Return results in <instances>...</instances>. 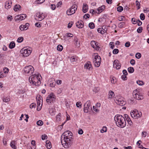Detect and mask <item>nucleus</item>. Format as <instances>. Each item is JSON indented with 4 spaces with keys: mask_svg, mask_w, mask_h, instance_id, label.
<instances>
[{
    "mask_svg": "<svg viewBox=\"0 0 149 149\" xmlns=\"http://www.w3.org/2000/svg\"><path fill=\"white\" fill-rule=\"evenodd\" d=\"M23 38L22 37H19L17 40V42H22L23 41Z\"/></svg>",
    "mask_w": 149,
    "mask_h": 149,
    "instance_id": "obj_39",
    "label": "nucleus"
},
{
    "mask_svg": "<svg viewBox=\"0 0 149 149\" xmlns=\"http://www.w3.org/2000/svg\"><path fill=\"white\" fill-rule=\"evenodd\" d=\"M72 133L70 131H66L63 133L61 136V139L72 141Z\"/></svg>",
    "mask_w": 149,
    "mask_h": 149,
    "instance_id": "obj_4",
    "label": "nucleus"
},
{
    "mask_svg": "<svg viewBox=\"0 0 149 149\" xmlns=\"http://www.w3.org/2000/svg\"><path fill=\"white\" fill-rule=\"evenodd\" d=\"M6 75L4 74L1 71H0V78H3L6 77Z\"/></svg>",
    "mask_w": 149,
    "mask_h": 149,
    "instance_id": "obj_47",
    "label": "nucleus"
},
{
    "mask_svg": "<svg viewBox=\"0 0 149 149\" xmlns=\"http://www.w3.org/2000/svg\"><path fill=\"white\" fill-rule=\"evenodd\" d=\"M130 42L129 41L127 42L125 44V46L126 47H130Z\"/></svg>",
    "mask_w": 149,
    "mask_h": 149,
    "instance_id": "obj_63",
    "label": "nucleus"
},
{
    "mask_svg": "<svg viewBox=\"0 0 149 149\" xmlns=\"http://www.w3.org/2000/svg\"><path fill=\"white\" fill-rule=\"evenodd\" d=\"M119 52V50L118 49H114L113 51V53L114 54H118Z\"/></svg>",
    "mask_w": 149,
    "mask_h": 149,
    "instance_id": "obj_49",
    "label": "nucleus"
},
{
    "mask_svg": "<svg viewBox=\"0 0 149 149\" xmlns=\"http://www.w3.org/2000/svg\"><path fill=\"white\" fill-rule=\"evenodd\" d=\"M124 116L129 124L130 125H132V122L128 115L127 114H125L124 115Z\"/></svg>",
    "mask_w": 149,
    "mask_h": 149,
    "instance_id": "obj_17",
    "label": "nucleus"
},
{
    "mask_svg": "<svg viewBox=\"0 0 149 149\" xmlns=\"http://www.w3.org/2000/svg\"><path fill=\"white\" fill-rule=\"evenodd\" d=\"M45 17L44 14L39 13L36 14L35 19L38 21H41Z\"/></svg>",
    "mask_w": 149,
    "mask_h": 149,
    "instance_id": "obj_14",
    "label": "nucleus"
},
{
    "mask_svg": "<svg viewBox=\"0 0 149 149\" xmlns=\"http://www.w3.org/2000/svg\"><path fill=\"white\" fill-rule=\"evenodd\" d=\"M70 60L72 62L76 61V58L74 56H72L70 58Z\"/></svg>",
    "mask_w": 149,
    "mask_h": 149,
    "instance_id": "obj_61",
    "label": "nucleus"
},
{
    "mask_svg": "<svg viewBox=\"0 0 149 149\" xmlns=\"http://www.w3.org/2000/svg\"><path fill=\"white\" fill-rule=\"evenodd\" d=\"M56 7V6L55 5L51 4V8L53 10H54L55 9Z\"/></svg>",
    "mask_w": 149,
    "mask_h": 149,
    "instance_id": "obj_64",
    "label": "nucleus"
},
{
    "mask_svg": "<svg viewBox=\"0 0 149 149\" xmlns=\"http://www.w3.org/2000/svg\"><path fill=\"white\" fill-rule=\"evenodd\" d=\"M24 70L25 73L31 74L34 71V69L33 66L29 65L25 67Z\"/></svg>",
    "mask_w": 149,
    "mask_h": 149,
    "instance_id": "obj_12",
    "label": "nucleus"
},
{
    "mask_svg": "<svg viewBox=\"0 0 149 149\" xmlns=\"http://www.w3.org/2000/svg\"><path fill=\"white\" fill-rule=\"evenodd\" d=\"M76 26L79 28H81L84 26L83 22L81 21H78L76 23Z\"/></svg>",
    "mask_w": 149,
    "mask_h": 149,
    "instance_id": "obj_21",
    "label": "nucleus"
},
{
    "mask_svg": "<svg viewBox=\"0 0 149 149\" xmlns=\"http://www.w3.org/2000/svg\"><path fill=\"white\" fill-rule=\"evenodd\" d=\"M130 63L132 65H134L135 64V61L133 59H131L130 61Z\"/></svg>",
    "mask_w": 149,
    "mask_h": 149,
    "instance_id": "obj_56",
    "label": "nucleus"
},
{
    "mask_svg": "<svg viewBox=\"0 0 149 149\" xmlns=\"http://www.w3.org/2000/svg\"><path fill=\"white\" fill-rule=\"evenodd\" d=\"M74 40L75 42L74 44L77 47H79V46L80 43L78 41V39L76 37H75L74 38Z\"/></svg>",
    "mask_w": 149,
    "mask_h": 149,
    "instance_id": "obj_26",
    "label": "nucleus"
},
{
    "mask_svg": "<svg viewBox=\"0 0 149 149\" xmlns=\"http://www.w3.org/2000/svg\"><path fill=\"white\" fill-rule=\"evenodd\" d=\"M114 120L116 125L119 127L123 128L126 125V122L125 118L121 115L117 114L114 118Z\"/></svg>",
    "mask_w": 149,
    "mask_h": 149,
    "instance_id": "obj_1",
    "label": "nucleus"
},
{
    "mask_svg": "<svg viewBox=\"0 0 149 149\" xmlns=\"http://www.w3.org/2000/svg\"><path fill=\"white\" fill-rule=\"evenodd\" d=\"M106 31L104 29V30H103L102 28H99L97 29L98 32L102 34H104V33L105 31Z\"/></svg>",
    "mask_w": 149,
    "mask_h": 149,
    "instance_id": "obj_28",
    "label": "nucleus"
},
{
    "mask_svg": "<svg viewBox=\"0 0 149 149\" xmlns=\"http://www.w3.org/2000/svg\"><path fill=\"white\" fill-rule=\"evenodd\" d=\"M55 85V83L54 82H51L49 84V85L51 87H54Z\"/></svg>",
    "mask_w": 149,
    "mask_h": 149,
    "instance_id": "obj_53",
    "label": "nucleus"
},
{
    "mask_svg": "<svg viewBox=\"0 0 149 149\" xmlns=\"http://www.w3.org/2000/svg\"><path fill=\"white\" fill-rule=\"evenodd\" d=\"M88 9V6L87 5L84 3L83 4V11L84 13H86Z\"/></svg>",
    "mask_w": 149,
    "mask_h": 149,
    "instance_id": "obj_22",
    "label": "nucleus"
},
{
    "mask_svg": "<svg viewBox=\"0 0 149 149\" xmlns=\"http://www.w3.org/2000/svg\"><path fill=\"white\" fill-rule=\"evenodd\" d=\"M15 46V43L13 42H11L9 45V47L10 49H13Z\"/></svg>",
    "mask_w": 149,
    "mask_h": 149,
    "instance_id": "obj_29",
    "label": "nucleus"
},
{
    "mask_svg": "<svg viewBox=\"0 0 149 149\" xmlns=\"http://www.w3.org/2000/svg\"><path fill=\"white\" fill-rule=\"evenodd\" d=\"M77 9V6L76 4L73 5L67 11L66 13L68 15H70L74 14Z\"/></svg>",
    "mask_w": 149,
    "mask_h": 149,
    "instance_id": "obj_7",
    "label": "nucleus"
},
{
    "mask_svg": "<svg viewBox=\"0 0 149 149\" xmlns=\"http://www.w3.org/2000/svg\"><path fill=\"white\" fill-rule=\"evenodd\" d=\"M135 57L139 59L141 57V54L140 53H137L136 54Z\"/></svg>",
    "mask_w": 149,
    "mask_h": 149,
    "instance_id": "obj_45",
    "label": "nucleus"
},
{
    "mask_svg": "<svg viewBox=\"0 0 149 149\" xmlns=\"http://www.w3.org/2000/svg\"><path fill=\"white\" fill-rule=\"evenodd\" d=\"M15 145L16 143L15 141H13L11 142L10 146L12 148L14 149H16L17 147Z\"/></svg>",
    "mask_w": 149,
    "mask_h": 149,
    "instance_id": "obj_27",
    "label": "nucleus"
},
{
    "mask_svg": "<svg viewBox=\"0 0 149 149\" xmlns=\"http://www.w3.org/2000/svg\"><path fill=\"white\" fill-rule=\"evenodd\" d=\"M142 27L140 26L137 29V31L138 33H140L142 32Z\"/></svg>",
    "mask_w": 149,
    "mask_h": 149,
    "instance_id": "obj_42",
    "label": "nucleus"
},
{
    "mask_svg": "<svg viewBox=\"0 0 149 149\" xmlns=\"http://www.w3.org/2000/svg\"><path fill=\"white\" fill-rule=\"evenodd\" d=\"M12 1H11L8 0L6 1L5 4V7L6 9H9L11 7Z\"/></svg>",
    "mask_w": 149,
    "mask_h": 149,
    "instance_id": "obj_20",
    "label": "nucleus"
},
{
    "mask_svg": "<svg viewBox=\"0 0 149 149\" xmlns=\"http://www.w3.org/2000/svg\"><path fill=\"white\" fill-rule=\"evenodd\" d=\"M20 52L24 57L29 56L31 52V50L29 48L24 47L20 51Z\"/></svg>",
    "mask_w": 149,
    "mask_h": 149,
    "instance_id": "obj_6",
    "label": "nucleus"
},
{
    "mask_svg": "<svg viewBox=\"0 0 149 149\" xmlns=\"http://www.w3.org/2000/svg\"><path fill=\"white\" fill-rule=\"evenodd\" d=\"M107 131V128L106 127H104L101 130L100 132L101 133H103L104 132H106Z\"/></svg>",
    "mask_w": 149,
    "mask_h": 149,
    "instance_id": "obj_40",
    "label": "nucleus"
},
{
    "mask_svg": "<svg viewBox=\"0 0 149 149\" xmlns=\"http://www.w3.org/2000/svg\"><path fill=\"white\" fill-rule=\"evenodd\" d=\"M89 27L91 29H93L95 27V25L93 23H90L89 24Z\"/></svg>",
    "mask_w": 149,
    "mask_h": 149,
    "instance_id": "obj_38",
    "label": "nucleus"
},
{
    "mask_svg": "<svg viewBox=\"0 0 149 149\" xmlns=\"http://www.w3.org/2000/svg\"><path fill=\"white\" fill-rule=\"evenodd\" d=\"M97 44V42L94 41H92L91 42V46L93 48H95V46Z\"/></svg>",
    "mask_w": 149,
    "mask_h": 149,
    "instance_id": "obj_30",
    "label": "nucleus"
},
{
    "mask_svg": "<svg viewBox=\"0 0 149 149\" xmlns=\"http://www.w3.org/2000/svg\"><path fill=\"white\" fill-rule=\"evenodd\" d=\"M128 71L129 72L132 73L134 71V69L133 67H130L128 68Z\"/></svg>",
    "mask_w": 149,
    "mask_h": 149,
    "instance_id": "obj_33",
    "label": "nucleus"
},
{
    "mask_svg": "<svg viewBox=\"0 0 149 149\" xmlns=\"http://www.w3.org/2000/svg\"><path fill=\"white\" fill-rule=\"evenodd\" d=\"M3 101L5 102H7L10 101V99L6 97L3 99Z\"/></svg>",
    "mask_w": 149,
    "mask_h": 149,
    "instance_id": "obj_55",
    "label": "nucleus"
},
{
    "mask_svg": "<svg viewBox=\"0 0 149 149\" xmlns=\"http://www.w3.org/2000/svg\"><path fill=\"white\" fill-rule=\"evenodd\" d=\"M94 58L93 59V62L95 67H98L100 65L101 62L100 57L97 54H94L93 56Z\"/></svg>",
    "mask_w": 149,
    "mask_h": 149,
    "instance_id": "obj_5",
    "label": "nucleus"
},
{
    "mask_svg": "<svg viewBox=\"0 0 149 149\" xmlns=\"http://www.w3.org/2000/svg\"><path fill=\"white\" fill-rule=\"evenodd\" d=\"M43 123V122L41 120H39L37 122V125L40 126L42 125Z\"/></svg>",
    "mask_w": 149,
    "mask_h": 149,
    "instance_id": "obj_37",
    "label": "nucleus"
},
{
    "mask_svg": "<svg viewBox=\"0 0 149 149\" xmlns=\"http://www.w3.org/2000/svg\"><path fill=\"white\" fill-rule=\"evenodd\" d=\"M130 114L132 118L136 119L140 117L142 115L141 112H139L137 110H135L131 111Z\"/></svg>",
    "mask_w": 149,
    "mask_h": 149,
    "instance_id": "obj_9",
    "label": "nucleus"
},
{
    "mask_svg": "<svg viewBox=\"0 0 149 149\" xmlns=\"http://www.w3.org/2000/svg\"><path fill=\"white\" fill-rule=\"evenodd\" d=\"M72 141H69L67 140H61V143L63 146L66 148H68L71 145V143Z\"/></svg>",
    "mask_w": 149,
    "mask_h": 149,
    "instance_id": "obj_11",
    "label": "nucleus"
},
{
    "mask_svg": "<svg viewBox=\"0 0 149 149\" xmlns=\"http://www.w3.org/2000/svg\"><path fill=\"white\" fill-rule=\"evenodd\" d=\"M29 25V24L28 23H26L25 24V25H24V29L25 30H26L27 29Z\"/></svg>",
    "mask_w": 149,
    "mask_h": 149,
    "instance_id": "obj_51",
    "label": "nucleus"
},
{
    "mask_svg": "<svg viewBox=\"0 0 149 149\" xmlns=\"http://www.w3.org/2000/svg\"><path fill=\"white\" fill-rule=\"evenodd\" d=\"M78 133L79 134H82L83 133V131L82 129H79L78 130Z\"/></svg>",
    "mask_w": 149,
    "mask_h": 149,
    "instance_id": "obj_62",
    "label": "nucleus"
},
{
    "mask_svg": "<svg viewBox=\"0 0 149 149\" xmlns=\"http://www.w3.org/2000/svg\"><path fill=\"white\" fill-rule=\"evenodd\" d=\"M123 10V8L122 7L120 6L117 8V10L118 11L121 12Z\"/></svg>",
    "mask_w": 149,
    "mask_h": 149,
    "instance_id": "obj_44",
    "label": "nucleus"
},
{
    "mask_svg": "<svg viewBox=\"0 0 149 149\" xmlns=\"http://www.w3.org/2000/svg\"><path fill=\"white\" fill-rule=\"evenodd\" d=\"M36 105L35 103H33L31 104L30 106V108L31 109H32L33 108H35L36 107Z\"/></svg>",
    "mask_w": 149,
    "mask_h": 149,
    "instance_id": "obj_43",
    "label": "nucleus"
},
{
    "mask_svg": "<svg viewBox=\"0 0 149 149\" xmlns=\"http://www.w3.org/2000/svg\"><path fill=\"white\" fill-rule=\"evenodd\" d=\"M136 83L139 85H142L144 84V83L141 81H137Z\"/></svg>",
    "mask_w": 149,
    "mask_h": 149,
    "instance_id": "obj_50",
    "label": "nucleus"
},
{
    "mask_svg": "<svg viewBox=\"0 0 149 149\" xmlns=\"http://www.w3.org/2000/svg\"><path fill=\"white\" fill-rule=\"evenodd\" d=\"M36 99L37 100H42V97L40 95H38L36 97Z\"/></svg>",
    "mask_w": 149,
    "mask_h": 149,
    "instance_id": "obj_54",
    "label": "nucleus"
},
{
    "mask_svg": "<svg viewBox=\"0 0 149 149\" xmlns=\"http://www.w3.org/2000/svg\"><path fill=\"white\" fill-rule=\"evenodd\" d=\"M66 36L68 37H72L73 36V35L72 34L70 33H67Z\"/></svg>",
    "mask_w": 149,
    "mask_h": 149,
    "instance_id": "obj_60",
    "label": "nucleus"
},
{
    "mask_svg": "<svg viewBox=\"0 0 149 149\" xmlns=\"http://www.w3.org/2000/svg\"><path fill=\"white\" fill-rule=\"evenodd\" d=\"M49 113L51 115H54V112L53 109H52V108L49 109Z\"/></svg>",
    "mask_w": 149,
    "mask_h": 149,
    "instance_id": "obj_46",
    "label": "nucleus"
},
{
    "mask_svg": "<svg viewBox=\"0 0 149 149\" xmlns=\"http://www.w3.org/2000/svg\"><path fill=\"white\" fill-rule=\"evenodd\" d=\"M90 15L88 14H85L83 16L84 18H85V19H87V18H89Z\"/></svg>",
    "mask_w": 149,
    "mask_h": 149,
    "instance_id": "obj_57",
    "label": "nucleus"
},
{
    "mask_svg": "<svg viewBox=\"0 0 149 149\" xmlns=\"http://www.w3.org/2000/svg\"><path fill=\"white\" fill-rule=\"evenodd\" d=\"M47 138V136L45 134L42 135V140H44L45 139H46Z\"/></svg>",
    "mask_w": 149,
    "mask_h": 149,
    "instance_id": "obj_59",
    "label": "nucleus"
},
{
    "mask_svg": "<svg viewBox=\"0 0 149 149\" xmlns=\"http://www.w3.org/2000/svg\"><path fill=\"white\" fill-rule=\"evenodd\" d=\"M92 65L91 63L89 62H88L86 63L84 65V68H85L89 70H90L92 68Z\"/></svg>",
    "mask_w": 149,
    "mask_h": 149,
    "instance_id": "obj_19",
    "label": "nucleus"
},
{
    "mask_svg": "<svg viewBox=\"0 0 149 149\" xmlns=\"http://www.w3.org/2000/svg\"><path fill=\"white\" fill-rule=\"evenodd\" d=\"M140 18L142 20H144L145 18V16L144 15L143 13H141L140 15Z\"/></svg>",
    "mask_w": 149,
    "mask_h": 149,
    "instance_id": "obj_41",
    "label": "nucleus"
},
{
    "mask_svg": "<svg viewBox=\"0 0 149 149\" xmlns=\"http://www.w3.org/2000/svg\"><path fill=\"white\" fill-rule=\"evenodd\" d=\"M55 95L53 93H51L47 97L46 101L47 103H50L55 99Z\"/></svg>",
    "mask_w": 149,
    "mask_h": 149,
    "instance_id": "obj_13",
    "label": "nucleus"
},
{
    "mask_svg": "<svg viewBox=\"0 0 149 149\" xmlns=\"http://www.w3.org/2000/svg\"><path fill=\"white\" fill-rule=\"evenodd\" d=\"M114 96V93L111 91H110L109 92L108 98L109 99H111Z\"/></svg>",
    "mask_w": 149,
    "mask_h": 149,
    "instance_id": "obj_24",
    "label": "nucleus"
},
{
    "mask_svg": "<svg viewBox=\"0 0 149 149\" xmlns=\"http://www.w3.org/2000/svg\"><path fill=\"white\" fill-rule=\"evenodd\" d=\"M4 55L1 54H0V63H2L3 61Z\"/></svg>",
    "mask_w": 149,
    "mask_h": 149,
    "instance_id": "obj_34",
    "label": "nucleus"
},
{
    "mask_svg": "<svg viewBox=\"0 0 149 149\" xmlns=\"http://www.w3.org/2000/svg\"><path fill=\"white\" fill-rule=\"evenodd\" d=\"M136 24H137L139 26L141 25L142 24V22L140 20L138 19L137 20Z\"/></svg>",
    "mask_w": 149,
    "mask_h": 149,
    "instance_id": "obj_58",
    "label": "nucleus"
},
{
    "mask_svg": "<svg viewBox=\"0 0 149 149\" xmlns=\"http://www.w3.org/2000/svg\"><path fill=\"white\" fill-rule=\"evenodd\" d=\"M100 90V88L98 87H95L93 89V91L95 93H97Z\"/></svg>",
    "mask_w": 149,
    "mask_h": 149,
    "instance_id": "obj_36",
    "label": "nucleus"
},
{
    "mask_svg": "<svg viewBox=\"0 0 149 149\" xmlns=\"http://www.w3.org/2000/svg\"><path fill=\"white\" fill-rule=\"evenodd\" d=\"M136 6H137V10L141 8V7H140L141 4H140V3H139V2L138 1L136 0Z\"/></svg>",
    "mask_w": 149,
    "mask_h": 149,
    "instance_id": "obj_32",
    "label": "nucleus"
},
{
    "mask_svg": "<svg viewBox=\"0 0 149 149\" xmlns=\"http://www.w3.org/2000/svg\"><path fill=\"white\" fill-rule=\"evenodd\" d=\"M42 79L40 74H38L32 75L29 78V81L30 83L36 86L40 85L41 84L40 79Z\"/></svg>",
    "mask_w": 149,
    "mask_h": 149,
    "instance_id": "obj_2",
    "label": "nucleus"
},
{
    "mask_svg": "<svg viewBox=\"0 0 149 149\" xmlns=\"http://www.w3.org/2000/svg\"><path fill=\"white\" fill-rule=\"evenodd\" d=\"M21 7L19 4H16L15 6L13 9L15 11H17L21 10Z\"/></svg>",
    "mask_w": 149,
    "mask_h": 149,
    "instance_id": "obj_23",
    "label": "nucleus"
},
{
    "mask_svg": "<svg viewBox=\"0 0 149 149\" xmlns=\"http://www.w3.org/2000/svg\"><path fill=\"white\" fill-rule=\"evenodd\" d=\"M113 65V67H115L117 70L119 69L121 67V64L118 60H116L114 61Z\"/></svg>",
    "mask_w": 149,
    "mask_h": 149,
    "instance_id": "obj_16",
    "label": "nucleus"
},
{
    "mask_svg": "<svg viewBox=\"0 0 149 149\" xmlns=\"http://www.w3.org/2000/svg\"><path fill=\"white\" fill-rule=\"evenodd\" d=\"M137 20L135 18H132V21L133 24H136L137 23Z\"/></svg>",
    "mask_w": 149,
    "mask_h": 149,
    "instance_id": "obj_48",
    "label": "nucleus"
},
{
    "mask_svg": "<svg viewBox=\"0 0 149 149\" xmlns=\"http://www.w3.org/2000/svg\"><path fill=\"white\" fill-rule=\"evenodd\" d=\"M63 47L61 45H59L57 47V50L60 51H61L63 50Z\"/></svg>",
    "mask_w": 149,
    "mask_h": 149,
    "instance_id": "obj_35",
    "label": "nucleus"
},
{
    "mask_svg": "<svg viewBox=\"0 0 149 149\" xmlns=\"http://www.w3.org/2000/svg\"><path fill=\"white\" fill-rule=\"evenodd\" d=\"M26 16V15L25 14L18 15L15 17V19L16 21H22L24 19Z\"/></svg>",
    "mask_w": 149,
    "mask_h": 149,
    "instance_id": "obj_15",
    "label": "nucleus"
},
{
    "mask_svg": "<svg viewBox=\"0 0 149 149\" xmlns=\"http://www.w3.org/2000/svg\"><path fill=\"white\" fill-rule=\"evenodd\" d=\"M3 71L4 73H7L9 71V69L7 68H5L3 69Z\"/></svg>",
    "mask_w": 149,
    "mask_h": 149,
    "instance_id": "obj_52",
    "label": "nucleus"
},
{
    "mask_svg": "<svg viewBox=\"0 0 149 149\" xmlns=\"http://www.w3.org/2000/svg\"><path fill=\"white\" fill-rule=\"evenodd\" d=\"M133 95L134 98L137 100H140L143 98V93L141 90L139 89H136L133 91Z\"/></svg>",
    "mask_w": 149,
    "mask_h": 149,
    "instance_id": "obj_3",
    "label": "nucleus"
},
{
    "mask_svg": "<svg viewBox=\"0 0 149 149\" xmlns=\"http://www.w3.org/2000/svg\"><path fill=\"white\" fill-rule=\"evenodd\" d=\"M115 101L117 104L121 106L124 105L126 104V102L124 101L123 98L120 96H117L115 97Z\"/></svg>",
    "mask_w": 149,
    "mask_h": 149,
    "instance_id": "obj_10",
    "label": "nucleus"
},
{
    "mask_svg": "<svg viewBox=\"0 0 149 149\" xmlns=\"http://www.w3.org/2000/svg\"><path fill=\"white\" fill-rule=\"evenodd\" d=\"M91 105V102L89 100L87 101L85 103L84 108V111L85 113H88L91 110H92Z\"/></svg>",
    "mask_w": 149,
    "mask_h": 149,
    "instance_id": "obj_8",
    "label": "nucleus"
},
{
    "mask_svg": "<svg viewBox=\"0 0 149 149\" xmlns=\"http://www.w3.org/2000/svg\"><path fill=\"white\" fill-rule=\"evenodd\" d=\"M105 8V6H102L97 9V11H96V13L97 14H100L102 13Z\"/></svg>",
    "mask_w": 149,
    "mask_h": 149,
    "instance_id": "obj_18",
    "label": "nucleus"
},
{
    "mask_svg": "<svg viewBox=\"0 0 149 149\" xmlns=\"http://www.w3.org/2000/svg\"><path fill=\"white\" fill-rule=\"evenodd\" d=\"M46 146L47 148L49 149L51 148V143L49 141H47L46 142Z\"/></svg>",
    "mask_w": 149,
    "mask_h": 149,
    "instance_id": "obj_25",
    "label": "nucleus"
},
{
    "mask_svg": "<svg viewBox=\"0 0 149 149\" xmlns=\"http://www.w3.org/2000/svg\"><path fill=\"white\" fill-rule=\"evenodd\" d=\"M125 25V23L124 22H120L118 25V27L119 28H122Z\"/></svg>",
    "mask_w": 149,
    "mask_h": 149,
    "instance_id": "obj_31",
    "label": "nucleus"
}]
</instances>
